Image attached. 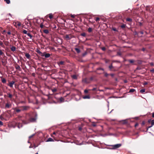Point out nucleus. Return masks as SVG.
Returning a JSON list of instances; mask_svg holds the SVG:
<instances>
[{
  "label": "nucleus",
  "instance_id": "33",
  "mask_svg": "<svg viewBox=\"0 0 154 154\" xmlns=\"http://www.w3.org/2000/svg\"><path fill=\"white\" fill-rule=\"evenodd\" d=\"M128 61L130 63H133L134 62V60H128Z\"/></svg>",
  "mask_w": 154,
  "mask_h": 154
},
{
  "label": "nucleus",
  "instance_id": "20",
  "mask_svg": "<svg viewBox=\"0 0 154 154\" xmlns=\"http://www.w3.org/2000/svg\"><path fill=\"white\" fill-rule=\"evenodd\" d=\"M72 77L73 79H77V76L76 75H72Z\"/></svg>",
  "mask_w": 154,
  "mask_h": 154
},
{
  "label": "nucleus",
  "instance_id": "9",
  "mask_svg": "<svg viewBox=\"0 0 154 154\" xmlns=\"http://www.w3.org/2000/svg\"><path fill=\"white\" fill-rule=\"evenodd\" d=\"M82 81L83 82L86 83H89V82L88 79L86 78L83 79Z\"/></svg>",
  "mask_w": 154,
  "mask_h": 154
},
{
  "label": "nucleus",
  "instance_id": "45",
  "mask_svg": "<svg viewBox=\"0 0 154 154\" xmlns=\"http://www.w3.org/2000/svg\"><path fill=\"white\" fill-rule=\"evenodd\" d=\"M3 125V123L1 121H0V127L2 126Z\"/></svg>",
  "mask_w": 154,
  "mask_h": 154
},
{
  "label": "nucleus",
  "instance_id": "42",
  "mask_svg": "<svg viewBox=\"0 0 154 154\" xmlns=\"http://www.w3.org/2000/svg\"><path fill=\"white\" fill-rule=\"evenodd\" d=\"M86 34L85 33H82L81 34V35L84 37H85L86 36Z\"/></svg>",
  "mask_w": 154,
  "mask_h": 154
},
{
  "label": "nucleus",
  "instance_id": "51",
  "mask_svg": "<svg viewBox=\"0 0 154 154\" xmlns=\"http://www.w3.org/2000/svg\"><path fill=\"white\" fill-rule=\"evenodd\" d=\"M151 125H154V119L152 120Z\"/></svg>",
  "mask_w": 154,
  "mask_h": 154
},
{
  "label": "nucleus",
  "instance_id": "32",
  "mask_svg": "<svg viewBox=\"0 0 154 154\" xmlns=\"http://www.w3.org/2000/svg\"><path fill=\"white\" fill-rule=\"evenodd\" d=\"M145 91V89H142L140 91V92L141 93H143Z\"/></svg>",
  "mask_w": 154,
  "mask_h": 154
},
{
  "label": "nucleus",
  "instance_id": "24",
  "mask_svg": "<svg viewBox=\"0 0 154 154\" xmlns=\"http://www.w3.org/2000/svg\"><path fill=\"white\" fill-rule=\"evenodd\" d=\"M83 98L85 99H90V97L89 95H86L83 97Z\"/></svg>",
  "mask_w": 154,
  "mask_h": 154
},
{
  "label": "nucleus",
  "instance_id": "50",
  "mask_svg": "<svg viewBox=\"0 0 154 154\" xmlns=\"http://www.w3.org/2000/svg\"><path fill=\"white\" fill-rule=\"evenodd\" d=\"M112 30H113L114 31H118L115 28H113L112 29Z\"/></svg>",
  "mask_w": 154,
  "mask_h": 154
},
{
  "label": "nucleus",
  "instance_id": "21",
  "mask_svg": "<svg viewBox=\"0 0 154 154\" xmlns=\"http://www.w3.org/2000/svg\"><path fill=\"white\" fill-rule=\"evenodd\" d=\"M126 20L127 21L131 22L132 21V19L130 18H127L126 19Z\"/></svg>",
  "mask_w": 154,
  "mask_h": 154
},
{
  "label": "nucleus",
  "instance_id": "22",
  "mask_svg": "<svg viewBox=\"0 0 154 154\" xmlns=\"http://www.w3.org/2000/svg\"><path fill=\"white\" fill-rule=\"evenodd\" d=\"M6 30H4L2 31H1L2 33V34L4 35H5L6 36H7V34H6Z\"/></svg>",
  "mask_w": 154,
  "mask_h": 154
},
{
  "label": "nucleus",
  "instance_id": "40",
  "mask_svg": "<svg viewBox=\"0 0 154 154\" xmlns=\"http://www.w3.org/2000/svg\"><path fill=\"white\" fill-rule=\"evenodd\" d=\"M36 52L38 53L39 54H42V52L38 50H37L36 51Z\"/></svg>",
  "mask_w": 154,
  "mask_h": 154
},
{
  "label": "nucleus",
  "instance_id": "12",
  "mask_svg": "<svg viewBox=\"0 0 154 154\" xmlns=\"http://www.w3.org/2000/svg\"><path fill=\"white\" fill-rule=\"evenodd\" d=\"M11 50L13 51L14 52L16 51V48L15 46H13L11 47L10 48Z\"/></svg>",
  "mask_w": 154,
  "mask_h": 154
},
{
  "label": "nucleus",
  "instance_id": "13",
  "mask_svg": "<svg viewBox=\"0 0 154 154\" xmlns=\"http://www.w3.org/2000/svg\"><path fill=\"white\" fill-rule=\"evenodd\" d=\"M25 56L28 59H29L31 57L30 55L28 53H26L25 54Z\"/></svg>",
  "mask_w": 154,
  "mask_h": 154
},
{
  "label": "nucleus",
  "instance_id": "61",
  "mask_svg": "<svg viewBox=\"0 0 154 154\" xmlns=\"http://www.w3.org/2000/svg\"><path fill=\"white\" fill-rule=\"evenodd\" d=\"M3 45V42H1V41H0V45L1 46H2Z\"/></svg>",
  "mask_w": 154,
  "mask_h": 154
},
{
  "label": "nucleus",
  "instance_id": "35",
  "mask_svg": "<svg viewBox=\"0 0 154 154\" xmlns=\"http://www.w3.org/2000/svg\"><path fill=\"white\" fill-rule=\"evenodd\" d=\"M104 76H105V77H107L108 75H109V74H108L106 72H104Z\"/></svg>",
  "mask_w": 154,
  "mask_h": 154
},
{
  "label": "nucleus",
  "instance_id": "4",
  "mask_svg": "<svg viewBox=\"0 0 154 154\" xmlns=\"http://www.w3.org/2000/svg\"><path fill=\"white\" fill-rule=\"evenodd\" d=\"M73 37V36L71 34L66 35L64 36L65 39L67 41L71 39Z\"/></svg>",
  "mask_w": 154,
  "mask_h": 154
},
{
  "label": "nucleus",
  "instance_id": "1",
  "mask_svg": "<svg viewBox=\"0 0 154 154\" xmlns=\"http://www.w3.org/2000/svg\"><path fill=\"white\" fill-rule=\"evenodd\" d=\"M106 148L109 149H116L121 146V145H106Z\"/></svg>",
  "mask_w": 154,
  "mask_h": 154
},
{
  "label": "nucleus",
  "instance_id": "17",
  "mask_svg": "<svg viewBox=\"0 0 154 154\" xmlns=\"http://www.w3.org/2000/svg\"><path fill=\"white\" fill-rule=\"evenodd\" d=\"M43 32L44 33L46 34H48L49 33V31L48 29L43 30Z\"/></svg>",
  "mask_w": 154,
  "mask_h": 154
},
{
  "label": "nucleus",
  "instance_id": "60",
  "mask_svg": "<svg viewBox=\"0 0 154 154\" xmlns=\"http://www.w3.org/2000/svg\"><path fill=\"white\" fill-rule=\"evenodd\" d=\"M82 129V127H79V131H81Z\"/></svg>",
  "mask_w": 154,
  "mask_h": 154
},
{
  "label": "nucleus",
  "instance_id": "28",
  "mask_svg": "<svg viewBox=\"0 0 154 154\" xmlns=\"http://www.w3.org/2000/svg\"><path fill=\"white\" fill-rule=\"evenodd\" d=\"M126 26V25L123 24L122 25H121L120 27L122 29H124L125 27Z\"/></svg>",
  "mask_w": 154,
  "mask_h": 154
},
{
  "label": "nucleus",
  "instance_id": "46",
  "mask_svg": "<svg viewBox=\"0 0 154 154\" xmlns=\"http://www.w3.org/2000/svg\"><path fill=\"white\" fill-rule=\"evenodd\" d=\"M3 54H4V53L2 51V50L0 49V55H2Z\"/></svg>",
  "mask_w": 154,
  "mask_h": 154
},
{
  "label": "nucleus",
  "instance_id": "63",
  "mask_svg": "<svg viewBox=\"0 0 154 154\" xmlns=\"http://www.w3.org/2000/svg\"><path fill=\"white\" fill-rule=\"evenodd\" d=\"M96 90V88H93L92 90H91L92 91H95Z\"/></svg>",
  "mask_w": 154,
  "mask_h": 154
},
{
  "label": "nucleus",
  "instance_id": "23",
  "mask_svg": "<svg viewBox=\"0 0 154 154\" xmlns=\"http://www.w3.org/2000/svg\"><path fill=\"white\" fill-rule=\"evenodd\" d=\"M64 61H60V62L59 63L58 65H63L64 64Z\"/></svg>",
  "mask_w": 154,
  "mask_h": 154
},
{
  "label": "nucleus",
  "instance_id": "26",
  "mask_svg": "<svg viewBox=\"0 0 154 154\" xmlns=\"http://www.w3.org/2000/svg\"><path fill=\"white\" fill-rule=\"evenodd\" d=\"M2 82L3 83H5L6 82V79H4V78H3L2 79Z\"/></svg>",
  "mask_w": 154,
  "mask_h": 154
},
{
  "label": "nucleus",
  "instance_id": "29",
  "mask_svg": "<svg viewBox=\"0 0 154 154\" xmlns=\"http://www.w3.org/2000/svg\"><path fill=\"white\" fill-rule=\"evenodd\" d=\"M4 1L7 4H9L10 3V0H4Z\"/></svg>",
  "mask_w": 154,
  "mask_h": 154
},
{
  "label": "nucleus",
  "instance_id": "38",
  "mask_svg": "<svg viewBox=\"0 0 154 154\" xmlns=\"http://www.w3.org/2000/svg\"><path fill=\"white\" fill-rule=\"evenodd\" d=\"M27 31L25 30H23V32L25 34H27L28 33H27Z\"/></svg>",
  "mask_w": 154,
  "mask_h": 154
},
{
  "label": "nucleus",
  "instance_id": "27",
  "mask_svg": "<svg viewBox=\"0 0 154 154\" xmlns=\"http://www.w3.org/2000/svg\"><path fill=\"white\" fill-rule=\"evenodd\" d=\"M92 29L91 28H90V27L89 28L88 30V32L89 33L92 32Z\"/></svg>",
  "mask_w": 154,
  "mask_h": 154
},
{
  "label": "nucleus",
  "instance_id": "25",
  "mask_svg": "<svg viewBox=\"0 0 154 154\" xmlns=\"http://www.w3.org/2000/svg\"><path fill=\"white\" fill-rule=\"evenodd\" d=\"M135 91V89H131L129 90V92L132 93Z\"/></svg>",
  "mask_w": 154,
  "mask_h": 154
},
{
  "label": "nucleus",
  "instance_id": "44",
  "mask_svg": "<svg viewBox=\"0 0 154 154\" xmlns=\"http://www.w3.org/2000/svg\"><path fill=\"white\" fill-rule=\"evenodd\" d=\"M44 27V25H43V24L42 23H41L40 25V27L41 28H43Z\"/></svg>",
  "mask_w": 154,
  "mask_h": 154
},
{
  "label": "nucleus",
  "instance_id": "5",
  "mask_svg": "<svg viewBox=\"0 0 154 154\" xmlns=\"http://www.w3.org/2000/svg\"><path fill=\"white\" fill-rule=\"evenodd\" d=\"M13 109L14 110V112L15 114L20 113L21 111V108H19V107L18 108H14Z\"/></svg>",
  "mask_w": 154,
  "mask_h": 154
},
{
  "label": "nucleus",
  "instance_id": "56",
  "mask_svg": "<svg viewBox=\"0 0 154 154\" xmlns=\"http://www.w3.org/2000/svg\"><path fill=\"white\" fill-rule=\"evenodd\" d=\"M150 71L152 73H154V69L150 70Z\"/></svg>",
  "mask_w": 154,
  "mask_h": 154
},
{
  "label": "nucleus",
  "instance_id": "52",
  "mask_svg": "<svg viewBox=\"0 0 154 154\" xmlns=\"http://www.w3.org/2000/svg\"><path fill=\"white\" fill-rule=\"evenodd\" d=\"M56 134H57V133H56V132H53V134H51V136H52V137H53V135H54V134H55V135H56Z\"/></svg>",
  "mask_w": 154,
  "mask_h": 154
},
{
  "label": "nucleus",
  "instance_id": "30",
  "mask_svg": "<svg viewBox=\"0 0 154 154\" xmlns=\"http://www.w3.org/2000/svg\"><path fill=\"white\" fill-rule=\"evenodd\" d=\"M50 50H52V51H56V50H55V48L54 47H50Z\"/></svg>",
  "mask_w": 154,
  "mask_h": 154
},
{
  "label": "nucleus",
  "instance_id": "2",
  "mask_svg": "<svg viewBox=\"0 0 154 154\" xmlns=\"http://www.w3.org/2000/svg\"><path fill=\"white\" fill-rule=\"evenodd\" d=\"M35 135V134H33L29 137V139L28 141V143L32 144L33 142V140L34 139V136Z\"/></svg>",
  "mask_w": 154,
  "mask_h": 154
},
{
  "label": "nucleus",
  "instance_id": "64",
  "mask_svg": "<svg viewBox=\"0 0 154 154\" xmlns=\"http://www.w3.org/2000/svg\"><path fill=\"white\" fill-rule=\"evenodd\" d=\"M117 54V55H121V53L120 52H118Z\"/></svg>",
  "mask_w": 154,
  "mask_h": 154
},
{
  "label": "nucleus",
  "instance_id": "8",
  "mask_svg": "<svg viewBox=\"0 0 154 154\" xmlns=\"http://www.w3.org/2000/svg\"><path fill=\"white\" fill-rule=\"evenodd\" d=\"M15 67L17 70L19 71H21V69L19 65L16 63L15 64Z\"/></svg>",
  "mask_w": 154,
  "mask_h": 154
},
{
  "label": "nucleus",
  "instance_id": "58",
  "mask_svg": "<svg viewBox=\"0 0 154 154\" xmlns=\"http://www.w3.org/2000/svg\"><path fill=\"white\" fill-rule=\"evenodd\" d=\"M138 125V123H136L135 124L134 126L135 127H136Z\"/></svg>",
  "mask_w": 154,
  "mask_h": 154
},
{
  "label": "nucleus",
  "instance_id": "48",
  "mask_svg": "<svg viewBox=\"0 0 154 154\" xmlns=\"http://www.w3.org/2000/svg\"><path fill=\"white\" fill-rule=\"evenodd\" d=\"M101 49L103 51H105L106 48L105 47H103L101 48Z\"/></svg>",
  "mask_w": 154,
  "mask_h": 154
},
{
  "label": "nucleus",
  "instance_id": "14",
  "mask_svg": "<svg viewBox=\"0 0 154 154\" xmlns=\"http://www.w3.org/2000/svg\"><path fill=\"white\" fill-rule=\"evenodd\" d=\"M45 58H48L50 56V54L49 53H46L44 55Z\"/></svg>",
  "mask_w": 154,
  "mask_h": 154
},
{
  "label": "nucleus",
  "instance_id": "10",
  "mask_svg": "<svg viewBox=\"0 0 154 154\" xmlns=\"http://www.w3.org/2000/svg\"><path fill=\"white\" fill-rule=\"evenodd\" d=\"M15 82L14 81H12L11 82H10L9 84L8 85L11 88H12L13 87V85L14 84Z\"/></svg>",
  "mask_w": 154,
  "mask_h": 154
},
{
  "label": "nucleus",
  "instance_id": "54",
  "mask_svg": "<svg viewBox=\"0 0 154 154\" xmlns=\"http://www.w3.org/2000/svg\"><path fill=\"white\" fill-rule=\"evenodd\" d=\"M100 20V18L99 17H97L96 19V21H99Z\"/></svg>",
  "mask_w": 154,
  "mask_h": 154
},
{
  "label": "nucleus",
  "instance_id": "62",
  "mask_svg": "<svg viewBox=\"0 0 154 154\" xmlns=\"http://www.w3.org/2000/svg\"><path fill=\"white\" fill-rule=\"evenodd\" d=\"M71 17H72L74 18L75 17V16L74 15H72V14H71Z\"/></svg>",
  "mask_w": 154,
  "mask_h": 154
},
{
  "label": "nucleus",
  "instance_id": "31",
  "mask_svg": "<svg viewBox=\"0 0 154 154\" xmlns=\"http://www.w3.org/2000/svg\"><path fill=\"white\" fill-rule=\"evenodd\" d=\"M87 54V51L85 52L84 53L82 54V56L84 57L86 56Z\"/></svg>",
  "mask_w": 154,
  "mask_h": 154
},
{
  "label": "nucleus",
  "instance_id": "53",
  "mask_svg": "<svg viewBox=\"0 0 154 154\" xmlns=\"http://www.w3.org/2000/svg\"><path fill=\"white\" fill-rule=\"evenodd\" d=\"M145 124V122L144 121H143L142 122L141 125H144Z\"/></svg>",
  "mask_w": 154,
  "mask_h": 154
},
{
  "label": "nucleus",
  "instance_id": "34",
  "mask_svg": "<svg viewBox=\"0 0 154 154\" xmlns=\"http://www.w3.org/2000/svg\"><path fill=\"white\" fill-rule=\"evenodd\" d=\"M48 17L51 19L53 17V16L51 14H50Z\"/></svg>",
  "mask_w": 154,
  "mask_h": 154
},
{
  "label": "nucleus",
  "instance_id": "43",
  "mask_svg": "<svg viewBox=\"0 0 154 154\" xmlns=\"http://www.w3.org/2000/svg\"><path fill=\"white\" fill-rule=\"evenodd\" d=\"M5 39V37H4V35H1V40H3V39Z\"/></svg>",
  "mask_w": 154,
  "mask_h": 154
},
{
  "label": "nucleus",
  "instance_id": "19",
  "mask_svg": "<svg viewBox=\"0 0 154 154\" xmlns=\"http://www.w3.org/2000/svg\"><path fill=\"white\" fill-rule=\"evenodd\" d=\"M27 35H28V36H29L30 38L32 39H33V38H32V35H31V34L30 33H28L27 34Z\"/></svg>",
  "mask_w": 154,
  "mask_h": 154
},
{
  "label": "nucleus",
  "instance_id": "6",
  "mask_svg": "<svg viewBox=\"0 0 154 154\" xmlns=\"http://www.w3.org/2000/svg\"><path fill=\"white\" fill-rule=\"evenodd\" d=\"M11 106L12 105L10 102H8L5 104V109H9L11 107Z\"/></svg>",
  "mask_w": 154,
  "mask_h": 154
},
{
  "label": "nucleus",
  "instance_id": "57",
  "mask_svg": "<svg viewBox=\"0 0 154 154\" xmlns=\"http://www.w3.org/2000/svg\"><path fill=\"white\" fill-rule=\"evenodd\" d=\"M138 24H139V25L140 26H141L142 25V23L140 22H139Z\"/></svg>",
  "mask_w": 154,
  "mask_h": 154
},
{
  "label": "nucleus",
  "instance_id": "15",
  "mask_svg": "<svg viewBox=\"0 0 154 154\" xmlns=\"http://www.w3.org/2000/svg\"><path fill=\"white\" fill-rule=\"evenodd\" d=\"M38 145H30L29 146V148H33L34 149L35 148L37 147Z\"/></svg>",
  "mask_w": 154,
  "mask_h": 154
},
{
  "label": "nucleus",
  "instance_id": "55",
  "mask_svg": "<svg viewBox=\"0 0 154 154\" xmlns=\"http://www.w3.org/2000/svg\"><path fill=\"white\" fill-rule=\"evenodd\" d=\"M98 70H102L103 71L104 70V69L103 68H99L97 69Z\"/></svg>",
  "mask_w": 154,
  "mask_h": 154
},
{
  "label": "nucleus",
  "instance_id": "59",
  "mask_svg": "<svg viewBox=\"0 0 154 154\" xmlns=\"http://www.w3.org/2000/svg\"><path fill=\"white\" fill-rule=\"evenodd\" d=\"M84 92L85 93H87L88 92V90H85V91H84Z\"/></svg>",
  "mask_w": 154,
  "mask_h": 154
},
{
  "label": "nucleus",
  "instance_id": "11",
  "mask_svg": "<svg viewBox=\"0 0 154 154\" xmlns=\"http://www.w3.org/2000/svg\"><path fill=\"white\" fill-rule=\"evenodd\" d=\"M53 141V139L51 138H49L45 140V142L52 141Z\"/></svg>",
  "mask_w": 154,
  "mask_h": 154
},
{
  "label": "nucleus",
  "instance_id": "7",
  "mask_svg": "<svg viewBox=\"0 0 154 154\" xmlns=\"http://www.w3.org/2000/svg\"><path fill=\"white\" fill-rule=\"evenodd\" d=\"M36 117H37V115H35V117L30 118L29 119V120L30 122H35L36 120L37 119Z\"/></svg>",
  "mask_w": 154,
  "mask_h": 154
},
{
  "label": "nucleus",
  "instance_id": "3",
  "mask_svg": "<svg viewBox=\"0 0 154 154\" xmlns=\"http://www.w3.org/2000/svg\"><path fill=\"white\" fill-rule=\"evenodd\" d=\"M19 108H21V111H26L29 110L30 108L29 106H19Z\"/></svg>",
  "mask_w": 154,
  "mask_h": 154
},
{
  "label": "nucleus",
  "instance_id": "36",
  "mask_svg": "<svg viewBox=\"0 0 154 154\" xmlns=\"http://www.w3.org/2000/svg\"><path fill=\"white\" fill-rule=\"evenodd\" d=\"M51 90L53 93H54L57 91V89L56 88H54L53 89H52Z\"/></svg>",
  "mask_w": 154,
  "mask_h": 154
},
{
  "label": "nucleus",
  "instance_id": "47",
  "mask_svg": "<svg viewBox=\"0 0 154 154\" xmlns=\"http://www.w3.org/2000/svg\"><path fill=\"white\" fill-rule=\"evenodd\" d=\"M22 122L24 124H27L28 123L26 122L25 121H24V120L22 121Z\"/></svg>",
  "mask_w": 154,
  "mask_h": 154
},
{
  "label": "nucleus",
  "instance_id": "18",
  "mask_svg": "<svg viewBox=\"0 0 154 154\" xmlns=\"http://www.w3.org/2000/svg\"><path fill=\"white\" fill-rule=\"evenodd\" d=\"M75 49L78 53H79L80 52V50L78 48H75Z\"/></svg>",
  "mask_w": 154,
  "mask_h": 154
},
{
  "label": "nucleus",
  "instance_id": "49",
  "mask_svg": "<svg viewBox=\"0 0 154 154\" xmlns=\"http://www.w3.org/2000/svg\"><path fill=\"white\" fill-rule=\"evenodd\" d=\"M7 34L8 35H10L11 34V31L10 30H9L8 32H7Z\"/></svg>",
  "mask_w": 154,
  "mask_h": 154
},
{
  "label": "nucleus",
  "instance_id": "39",
  "mask_svg": "<svg viewBox=\"0 0 154 154\" xmlns=\"http://www.w3.org/2000/svg\"><path fill=\"white\" fill-rule=\"evenodd\" d=\"M60 102H63L64 101V99L62 97H61L60 99Z\"/></svg>",
  "mask_w": 154,
  "mask_h": 154
},
{
  "label": "nucleus",
  "instance_id": "16",
  "mask_svg": "<svg viewBox=\"0 0 154 154\" xmlns=\"http://www.w3.org/2000/svg\"><path fill=\"white\" fill-rule=\"evenodd\" d=\"M7 94L8 96V97L11 99L13 95L9 93H7Z\"/></svg>",
  "mask_w": 154,
  "mask_h": 154
},
{
  "label": "nucleus",
  "instance_id": "41",
  "mask_svg": "<svg viewBox=\"0 0 154 154\" xmlns=\"http://www.w3.org/2000/svg\"><path fill=\"white\" fill-rule=\"evenodd\" d=\"M16 24L18 26H21V23H20V22H17V23H16Z\"/></svg>",
  "mask_w": 154,
  "mask_h": 154
},
{
  "label": "nucleus",
  "instance_id": "37",
  "mask_svg": "<svg viewBox=\"0 0 154 154\" xmlns=\"http://www.w3.org/2000/svg\"><path fill=\"white\" fill-rule=\"evenodd\" d=\"M109 68L110 70H111L113 68V66L112 64L109 66Z\"/></svg>",
  "mask_w": 154,
  "mask_h": 154
}]
</instances>
